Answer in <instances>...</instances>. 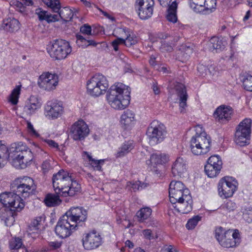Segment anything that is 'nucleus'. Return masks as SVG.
<instances>
[{"label": "nucleus", "mask_w": 252, "mask_h": 252, "mask_svg": "<svg viewBox=\"0 0 252 252\" xmlns=\"http://www.w3.org/2000/svg\"><path fill=\"white\" fill-rule=\"evenodd\" d=\"M36 189L34 181L30 177L23 179L20 183L15 180L11 185V190L16 192L12 205L10 208H2L0 210V217L4 220L5 225L11 226L15 221V211H20L25 207V202L21 197L26 198L33 193Z\"/></svg>", "instance_id": "obj_1"}, {"label": "nucleus", "mask_w": 252, "mask_h": 252, "mask_svg": "<svg viewBox=\"0 0 252 252\" xmlns=\"http://www.w3.org/2000/svg\"><path fill=\"white\" fill-rule=\"evenodd\" d=\"M52 183L56 192L66 197L73 196L81 190V186L66 170H60L53 176Z\"/></svg>", "instance_id": "obj_2"}, {"label": "nucleus", "mask_w": 252, "mask_h": 252, "mask_svg": "<svg viewBox=\"0 0 252 252\" xmlns=\"http://www.w3.org/2000/svg\"><path fill=\"white\" fill-rule=\"evenodd\" d=\"M130 88L121 83L112 85L109 89L106 99L108 104L116 110H123L129 105Z\"/></svg>", "instance_id": "obj_3"}, {"label": "nucleus", "mask_w": 252, "mask_h": 252, "mask_svg": "<svg viewBox=\"0 0 252 252\" xmlns=\"http://www.w3.org/2000/svg\"><path fill=\"white\" fill-rule=\"evenodd\" d=\"M14 150L8 154V160L11 165L17 169H24L33 159V154L27 146L18 143L15 145Z\"/></svg>", "instance_id": "obj_4"}, {"label": "nucleus", "mask_w": 252, "mask_h": 252, "mask_svg": "<svg viewBox=\"0 0 252 252\" xmlns=\"http://www.w3.org/2000/svg\"><path fill=\"white\" fill-rule=\"evenodd\" d=\"M109 87L108 81L101 74H96L87 82V91L88 94L94 97L104 94Z\"/></svg>", "instance_id": "obj_5"}, {"label": "nucleus", "mask_w": 252, "mask_h": 252, "mask_svg": "<svg viewBox=\"0 0 252 252\" xmlns=\"http://www.w3.org/2000/svg\"><path fill=\"white\" fill-rule=\"evenodd\" d=\"M216 238L220 244L226 248H234L240 243V234L238 230H228L224 231L221 227L216 228Z\"/></svg>", "instance_id": "obj_6"}, {"label": "nucleus", "mask_w": 252, "mask_h": 252, "mask_svg": "<svg viewBox=\"0 0 252 252\" xmlns=\"http://www.w3.org/2000/svg\"><path fill=\"white\" fill-rule=\"evenodd\" d=\"M47 51L50 56L55 60L64 59L72 51L68 42L63 39H57L49 44Z\"/></svg>", "instance_id": "obj_7"}, {"label": "nucleus", "mask_w": 252, "mask_h": 252, "mask_svg": "<svg viewBox=\"0 0 252 252\" xmlns=\"http://www.w3.org/2000/svg\"><path fill=\"white\" fill-rule=\"evenodd\" d=\"M251 124V120L246 118L237 126L234 137V141L237 145L245 146L249 144Z\"/></svg>", "instance_id": "obj_8"}, {"label": "nucleus", "mask_w": 252, "mask_h": 252, "mask_svg": "<svg viewBox=\"0 0 252 252\" xmlns=\"http://www.w3.org/2000/svg\"><path fill=\"white\" fill-rule=\"evenodd\" d=\"M238 185L237 180L232 177L225 176L221 178L218 184L219 195L223 199L232 196Z\"/></svg>", "instance_id": "obj_9"}, {"label": "nucleus", "mask_w": 252, "mask_h": 252, "mask_svg": "<svg viewBox=\"0 0 252 252\" xmlns=\"http://www.w3.org/2000/svg\"><path fill=\"white\" fill-rule=\"evenodd\" d=\"M166 134L164 125L157 120H154L151 123L147 131L150 143L152 145L161 142Z\"/></svg>", "instance_id": "obj_10"}, {"label": "nucleus", "mask_w": 252, "mask_h": 252, "mask_svg": "<svg viewBox=\"0 0 252 252\" xmlns=\"http://www.w3.org/2000/svg\"><path fill=\"white\" fill-rule=\"evenodd\" d=\"M82 242L85 250H92L102 245V238L99 233L95 230H92L83 234Z\"/></svg>", "instance_id": "obj_11"}, {"label": "nucleus", "mask_w": 252, "mask_h": 252, "mask_svg": "<svg viewBox=\"0 0 252 252\" xmlns=\"http://www.w3.org/2000/svg\"><path fill=\"white\" fill-rule=\"evenodd\" d=\"M89 132L88 126L82 120L76 121L70 127V136L75 141L84 140L89 135Z\"/></svg>", "instance_id": "obj_12"}, {"label": "nucleus", "mask_w": 252, "mask_h": 252, "mask_svg": "<svg viewBox=\"0 0 252 252\" xmlns=\"http://www.w3.org/2000/svg\"><path fill=\"white\" fill-rule=\"evenodd\" d=\"M190 194V191L180 181H172L169 185V195L170 202H176L177 199Z\"/></svg>", "instance_id": "obj_13"}, {"label": "nucleus", "mask_w": 252, "mask_h": 252, "mask_svg": "<svg viewBox=\"0 0 252 252\" xmlns=\"http://www.w3.org/2000/svg\"><path fill=\"white\" fill-rule=\"evenodd\" d=\"M154 5L153 0H136L135 8L140 18L146 20L153 15Z\"/></svg>", "instance_id": "obj_14"}, {"label": "nucleus", "mask_w": 252, "mask_h": 252, "mask_svg": "<svg viewBox=\"0 0 252 252\" xmlns=\"http://www.w3.org/2000/svg\"><path fill=\"white\" fill-rule=\"evenodd\" d=\"M76 228L75 225L63 216L57 222L55 227V232L60 238H66L72 234Z\"/></svg>", "instance_id": "obj_15"}, {"label": "nucleus", "mask_w": 252, "mask_h": 252, "mask_svg": "<svg viewBox=\"0 0 252 252\" xmlns=\"http://www.w3.org/2000/svg\"><path fill=\"white\" fill-rule=\"evenodd\" d=\"M222 162L220 158L218 155L210 157L205 166V171L209 177L214 178L220 173L222 168Z\"/></svg>", "instance_id": "obj_16"}, {"label": "nucleus", "mask_w": 252, "mask_h": 252, "mask_svg": "<svg viewBox=\"0 0 252 252\" xmlns=\"http://www.w3.org/2000/svg\"><path fill=\"white\" fill-rule=\"evenodd\" d=\"M63 216L77 227L78 223L86 220L87 213L82 207H71Z\"/></svg>", "instance_id": "obj_17"}, {"label": "nucleus", "mask_w": 252, "mask_h": 252, "mask_svg": "<svg viewBox=\"0 0 252 252\" xmlns=\"http://www.w3.org/2000/svg\"><path fill=\"white\" fill-rule=\"evenodd\" d=\"M63 103L57 100L47 102L45 106V114L49 119L54 120L60 117L63 113Z\"/></svg>", "instance_id": "obj_18"}, {"label": "nucleus", "mask_w": 252, "mask_h": 252, "mask_svg": "<svg viewBox=\"0 0 252 252\" xmlns=\"http://www.w3.org/2000/svg\"><path fill=\"white\" fill-rule=\"evenodd\" d=\"M58 81V77L56 74L44 72L39 76L38 85L45 90L51 91L55 89Z\"/></svg>", "instance_id": "obj_19"}, {"label": "nucleus", "mask_w": 252, "mask_h": 252, "mask_svg": "<svg viewBox=\"0 0 252 252\" xmlns=\"http://www.w3.org/2000/svg\"><path fill=\"white\" fill-rule=\"evenodd\" d=\"M195 131L198 140L199 147L201 155L208 153L210 150L211 145V139L210 136L203 130L202 127L198 125L195 126Z\"/></svg>", "instance_id": "obj_20"}, {"label": "nucleus", "mask_w": 252, "mask_h": 252, "mask_svg": "<svg viewBox=\"0 0 252 252\" xmlns=\"http://www.w3.org/2000/svg\"><path fill=\"white\" fill-rule=\"evenodd\" d=\"M173 207L179 213L187 214L192 210V200L190 194H185L184 197L177 199L176 202H171Z\"/></svg>", "instance_id": "obj_21"}, {"label": "nucleus", "mask_w": 252, "mask_h": 252, "mask_svg": "<svg viewBox=\"0 0 252 252\" xmlns=\"http://www.w3.org/2000/svg\"><path fill=\"white\" fill-rule=\"evenodd\" d=\"M158 37L161 39L160 49L163 52H171L176 42L178 40V37L170 36L162 32L158 33Z\"/></svg>", "instance_id": "obj_22"}, {"label": "nucleus", "mask_w": 252, "mask_h": 252, "mask_svg": "<svg viewBox=\"0 0 252 252\" xmlns=\"http://www.w3.org/2000/svg\"><path fill=\"white\" fill-rule=\"evenodd\" d=\"M233 112V109L230 106L221 105L215 110L213 116L218 121H228L231 118Z\"/></svg>", "instance_id": "obj_23"}, {"label": "nucleus", "mask_w": 252, "mask_h": 252, "mask_svg": "<svg viewBox=\"0 0 252 252\" xmlns=\"http://www.w3.org/2000/svg\"><path fill=\"white\" fill-rule=\"evenodd\" d=\"M120 122L124 129H131L134 126L136 122L134 112L129 109L124 111L120 117Z\"/></svg>", "instance_id": "obj_24"}, {"label": "nucleus", "mask_w": 252, "mask_h": 252, "mask_svg": "<svg viewBox=\"0 0 252 252\" xmlns=\"http://www.w3.org/2000/svg\"><path fill=\"white\" fill-rule=\"evenodd\" d=\"M187 169L186 160L183 158L179 157L172 166V174L174 177H181L186 173Z\"/></svg>", "instance_id": "obj_25"}, {"label": "nucleus", "mask_w": 252, "mask_h": 252, "mask_svg": "<svg viewBox=\"0 0 252 252\" xmlns=\"http://www.w3.org/2000/svg\"><path fill=\"white\" fill-rule=\"evenodd\" d=\"M124 38L123 44L127 47H130L137 43V37L131 32L122 28H119L116 31Z\"/></svg>", "instance_id": "obj_26"}, {"label": "nucleus", "mask_w": 252, "mask_h": 252, "mask_svg": "<svg viewBox=\"0 0 252 252\" xmlns=\"http://www.w3.org/2000/svg\"><path fill=\"white\" fill-rule=\"evenodd\" d=\"M174 88L177 92L178 96L180 98L179 105L181 112L183 113L187 106V100L188 99V94L185 86L182 83L177 82L175 85Z\"/></svg>", "instance_id": "obj_27"}, {"label": "nucleus", "mask_w": 252, "mask_h": 252, "mask_svg": "<svg viewBox=\"0 0 252 252\" xmlns=\"http://www.w3.org/2000/svg\"><path fill=\"white\" fill-rule=\"evenodd\" d=\"M41 105V102L38 98L35 96L32 95L27 101L24 108V111L28 115H32L40 109Z\"/></svg>", "instance_id": "obj_28"}, {"label": "nucleus", "mask_w": 252, "mask_h": 252, "mask_svg": "<svg viewBox=\"0 0 252 252\" xmlns=\"http://www.w3.org/2000/svg\"><path fill=\"white\" fill-rule=\"evenodd\" d=\"M45 220L44 215L36 217L32 221L29 226L28 232L30 234H39L41 230V227Z\"/></svg>", "instance_id": "obj_29"}, {"label": "nucleus", "mask_w": 252, "mask_h": 252, "mask_svg": "<svg viewBox=\"0 0 252 252\" xmlns=\"http://www.w3.org/2000/svg\"><path fill=\"white\" fill-rule=\"evenodd\" d=\"M35 14L37 15L39 20L41 21H46L47 23H49L59 20V16L58 15H52L41 8H37L35 10Z\"/></svg>", "instance_id": "obj_30"}, {"label": "nucleus", "mask_w": 252, "mask_h": 252, "mask_svg": "<svg viewBox=\"0 0 252 252\" xmlns=\"http://www.w3.org/2000/svg\"><path fill=\"white\" fill-rule=\"evenodd\" d=\"M169 157L164 154H153L151 156L150 159L146 161L149 165L163 164L168 162Z\"/></svg>", "instance_id": "obj_31"}, {"label": "nucleus", "mask_w": 252, "mask_h": 252, "mask_svg": "<svg viewBox=\"0 0 252 252\" xmlns=\"http://www.w3.org/2000/svg\"><path fill=\"white\" fill-rule=\"evenodd\" d=\"M20 24L18 20L14 18H8L3 20V29L9 32H13L19 30Z\"/></svg>", "instance_id": "obj_32"}, {"label": "nucleus", "mask_w": 252, "mask_h": 252, "mask_svg": "<svg viewBox=\"0 0 252 252\" xmlns=\"http://www.w3.org/2000/svg\"><path fill=\"white\" fill-rule=\"evenodd\" d=\"M17 193L15 192H5L0 194V202H1L4 206L10 208L15 201V196Z\"/></svg>", "instance_id": "obj_33"}, {"label": "nucleus", "mask_w": 252, "mask_h": 252, "mask_svg": "<svg viewBox=\"0 0 252 252\" xmlns=\"http://www.w3.org/2000/svg\"><path fill=\"white\" fill-rule=\"evenodd\" d=\"M134 148V144L132 141H128L125 142L119 148V150L116 154L117 158H121L130 152Z\"/></svg>", "instance_id": "obj_34"}, {"label": "nucleus", "mask_w": 252, "mask_h": 252, "mask_svg": "<svg viewBox=\"0 0 252 252\" xmlns=\"http://www.w3.org/2000/svg\"><path fill=\"white\" fill-rule=\"evenodd\" d=\"M210 48L219 52L224 49L226 44L225 40L218 37H213L210 40Z\"/></svg>", "instance_id": "obj_35"}, {"label": "nucleus", "mask_w": 252, "mask_h": 252, "mask_svg": "<svg viewBox=\"0 0 252 252\" xmlns=\"http://www.w3.org/2000/svg\"><path fill=\"white\" fill-rule=\"evenodd\" d=\"M177 3L175 1H173L171 4L168 6L167 13L166 15L167 20L170 22L175 23L177 21Z\"/></svg>", "instance_id": "obj_36"}, {"label": "nucleus", "mask_w": 252, "mask_h": 252, "mask_svg": "<svg viewBox=\"0 0 252 252\" xmlns=\"http://www.w3.org/2000/svg\"><path fill=\"white\" fill-rule=\"evenodd\" d=\"M44 202L48 207H54L59 205L61 202V200L58 195L49 193L45 196Z\"/></svg>", "instance_id": "obj_37"}, {"label": "nucleus", "mask_w": 252, "mask_h": 252, "mask_svg": "<svg viewBox=\"0 0 252 252\" xmlns=\"http://www.w3.org/2000/svg\"><path fill=\"white\" fill-rule=\"evenodd\" d=\"M21 85H17L12 91L9 95L8 100L12 105H16L18 103V99L20 94Z\"/></svg>", "instance_id": "obj_38"}, {"label": "nucleus", "mask_w": 252, "mask_h": 252, "mask_svg": "<svg viewBox=\"0 0 252 252\" xmlns=\"http://www.w3.org/2000/svg\"><path fill=\"white\" fill-rule=\"evenodd\" d=\"M152 214V209L149 207H144L139 210L136 216L138 219V221L143 222L145 220L148 219Z\"/></svg>", "instance_id": "obj_39"}, {"label": "nucleus", "mask_w": 252, "mask_h": 252, "mask_svg": "<svg viewBox=\"0 0 252 252\" xmlns=\"http://www.w3.org/2000/svg\"><path fill=\"white\" fill-rule=\"evenodd\" d=\"M57 15L59 16V19L61 18L64 21H68L71 20L73 16L72 10L69 7H63L62 9L59 10Z\"/></svg>", "instance_id": "obj_40"}, {"label": "nucleus", "mask_w": 252, "mask_h": 252, "mask_svg": "<svg viewBox=\"0 0 252 252\" xmlns=\"http://www.w3.org/2000/svg\"><path fill=\"white\" fill-rule=\"evenodd\" d=\"M84 154L86 156L87 158L90 162L91 165L94 170L101 171V165L103 164L105 159L96 160L93 158L88 152H84Z\"/></svg>", "instance_id": "obj_41"}, {"label": "nucleus", "mask_w": 252, "mask_h": 252, "mask_svg": "<svg viewBox=\"0 0 252 252\" xmlns=\"http://www.w3.org/2000/svg\"><path fill=\"white\" fill-rule=\"evenodd\" d=\"M190 148L192 153L194 155H201L199 148L198 140L196 134L193 135L190 140Z\"/></svg>", "instance_id": "obj_42"}, {"label": "nucleus", "mask_w": 252, "mask_h": 252, "mask_svg": "<svg viewBox=\"0 0 252 252\" xmlns=\"http://www.w3.org/2000/svg\"><path fill=\"white\" fill-rule=\"evenodd\" d=\"M216 6V0H203L202 12H211L215 9Z\"/></svg>", "instance_id": "obj_43"}, {"label": "nucleus", "mask_w": 252, "mask_h": 252, "mask_svg": "<svg viewBox=\"0 0 252 252\" xmlns=\"http://www.w3.org/2000/svg\"><path fill=\"white\" fill-rule=\"evenodd\" d=\"M189 6L196 13L202 12L203 0H188Z\"/></svg>", "instance_id": "obj_44"}, {"label": "nucleus", "mask_w": 252, "mask_h": 252, "mask_svg": "<svg viewBox=\"0 0 252 252\" xmlns=\"http://www.w3.org/2000/svg\"><path fill=\"white\" fill-rule=\"evenodd\" d=\"M48 7L51 8L54 12H59L61 8L59 0H42Z\"/></svg>", "instance_id": "obj_45"}, {"label": "nucleus", "mask_w": 252, "mask_h": 252, "mask_svg": "<svg viewBox=\"0 0 252 252\" xmlns=\"http://www.w3.org/2000/svg\"><path fill=\"white\" fill-rule=\"evenodd\" d=\"M9 245L11 250H18L24 246L22 240L19 237L12 238L9 241Z\"/></svg>", "instance_id": "obj_46"}, {"label": "nucleus", "mask_w": 252, "mask_h": 252, "mask_svg": "<svg viewBox=\"0 0 252 252\" xmlns=\"http://www.w3.org/2000/svg\"><path fill=\"white\" fill-rule=\"evenodd\" d=\"M243 85L246 90L252 92V75L247 74L244 76Z\"/></svg>", "instance_id": "obj_47"}, {"label": "nucleus", "mask_w": 252, "mask_h": 252, "mask_svg": "<svg viewBox=\"0 0 252 252\" xmlns=\"http://www.w3.org/2000/svg\"><path fill=\"white\" fill-rule=\"evenodd\" d=\"M127 187L132 188L134 191H136L145 188L146 185L144 183H142L140 181H137L133 183L131 182H127Z\"/></svg>", "instance_id": "obj_48"}, {"label": "nucleus", "mask_w": 252, "mask_h": 252, "mask_svg": "<svg viewBox=\"0 0 252 252\" xmlns=\"http://www.w3.org/2000/svg\"><path fill=\"white\" fill-rule=\"evenodd\" d=\"M201 220V217L196 216L189 219L186 224V227L188 229H192L196 226L198 222Z\"/></svg>", "instance_id": "obj_49"}, {"label": "nucleus", "mask_w": 252, "mask_h": 252, "mask_svg": "<svg viewBox=\"0 0 252 252\" xmlns=\"http://www.w3.org/2000/svg\"><path fill=\"white\" fill-rule=\"evenodd\" d=\"M8 151L7 147L1 143L0 141V167L3 165V159L6 157V154Z\"/></svg>", "instance_id": "obj_50"}, {"label": "nucleus", "mask_w": 252, "mask_h": 252, "mask_svg": "<svg viewBox=\"0 0 252 252\" xmlns=\"http://www.w3.org/2000/svg\"><path fill=\"white\" fill-rule=\"evenodd\" d=\"M76 38L78 41H80L82 43L84 42L85 45L87 44V46L93 45L95 46L97 45L96 43L94 40L87 39L80 34L76 35Z\"/></svg>", "instance_id": "obj_51"}, {"label": "nucleus", "mask_w": 252, "mask_h": 252, "mask_svg": "<svg viewBox=\"0 0 252 252\" xmlns=\"http://www.w3.org/2000/svg\"><path fill=\"white\" fill-rule=\"evenodd\" d=\"M52 162L50 160H46L42 164V169L44 173L49 172L52 169V165L51 162Z\"/></svg>", "instance_id": "obj_52"}, {"label": "nucleus", "mask_w": 252, "mask_h": 252, "mask_svg": "<svg viewBox=\"0 0 252 252\" xmlns=\"http://www.w3.org/2000/svg\"><path fill=\"white\" fill-rule=\"evenodd\" d=\"M80 32L82 33L85 35H92V28L91 27L88 25H84L80 28Z\"/></svg>", "instance_id": "obj_53"}, {"label": "nucleus", "mask_w": 252, "mask_h": 252, "mask_svg": "<svg viewBox=\"0 0 252 252\" xmlns=\"http://www.w3.org/2000/svg\"><path fill=\"white\" fill-rule=\"evenodd\" d=\"M243 218L248 222H251L252 221V210H246L243 212Z\"/></svg>", "instance_id": "obj_54"}, {"label": "nucleus", "mask_w": 252, "mask_h": 252, "mask_svg": "<svg viewBox=\"0 0 252 252\" xmlns=\"http://www.w3.org/2000/svg\"><path fill=\"white\" fill-rule=\"evenodd\" d=\"M223 207L229 211H233L236 208V204L232 201L229 200L224 205Z\"/></svg>", "instance_id": "obj_55"}, {"label": "nucleus", "mask_w": 252, "mask_h": 252, "mask_svg": "<svg viewBox=\"0 0 252 252\" xmlns=\"http://www.w3.org/2000/svg\"><path fill=\"white\" fill-rule=\"evenodd\" d=\"M123 41L124 38L121 37H118L116 39L112 41V45L115 51H117L119 50L118 45L119 44H123Z\"/></svg>", "instance_id": "obj_56"}, {"label": "nucleus", "mask_w": 252, "mask_h": 252, "mask_svg": "<svg viewBox=\"0 0 252 252\" xmlns=\"http://www.w3.org/2000/svg\"><path fill=\"white\" fill-rule=\"evenodd\" d=\"M43 141L47 143L50 147L59 149V145L55 141L51 139H45L43 140Z\"/></svg>", "instance_id": "obj_57"}, {"label": "nucleus", "mask_w": 252, "mask_h": 252, "mask_svg": "<svg viewBox=\"0 0 252 252\" xmlns=\"http://www.w3.org/2000/svg\"><path fill=\"white\" fill-rule=\"evenodd\" d=\"M183 56L186 59H188L193 53L192 48L188 46L186 47L184 49Z\"/></svg>", "instance_id": "obj_58"}, {"label": "nucleus", "mask_w": 252, "mask_h": 252, "mask_svg": "<svg viewBox=\"0 0 252 252\" xmlns=\"http://www.w3.org/2000/svg\"><path fill=\"white\" fill-rule=\"evenodd\" d=\"M27 128L29 131L33 135L37 136L38 135L37 132L34 129L33 125L31 122H28L27 123Z\"/></svg>", "instance_id": "obj_59"}, {"label": "nucleus", "mask_w": 252, "mask_h": 252, "mask_svg": "<svg viewBox=\"0 0 252 252\" xmlns=\"http://www.w3.org/2000/svg\"><path fill=\"white\" fill-rule=\"evenodd\" d=\"M143 234L145 238L149 240H150L153 238V236L152 235V231L150 229L144 230L143 231Z\"/></svg>", "instance_id": "obj_60"}, {"label": "nucleus", "mask_w": 252, "mask_h": 252, "mask_svg": "<svg viewBox=\"0 0 252 252\" xmlns=\"http://www.w3.org/2000/svg\"><path fill=\"white\" fill-rule=\"evenodd\" d=\"M49 245L53 249H57L61 246L62 243L58 241L51 242Z\"/></svg>", "instance_id": "obj_61"}, {"label": "nucleus", "mask_w": 252, "mask_h": 252, "mask_svg": "<svg viewBox=\"0 0 252 252\" xmlns=\"http://www.w3.org/2000/svg\"><path fill=\"white\" fill-rule=\"evenodd\" d=\"M161 252H177V251L172 246L170 245L164 247L162 249Z\"/></svg>", "instance_id": "obj_62"}, {"label": "nucleus", "mask_w": 252, "mask_h": 252, "mask_svg": "<svg viewBox=\"0 0 252 252\" xmlns=\"http://www.w3.org/2000/svg\"><path fill=\"white\" fill-rule=\"evenodd\" d=\"M161 5L163 6H169L172 0H158Z\"/></svg>", "instance_id": "obj_63"}, {"label": "nucleus", "mask_w": 252, "mask_h": 252, "mask_svg": "<svg viewBox=\"0 0 252 252\" xmlns=\"http://www.w3.org/2000/svg\"><path fill=\"white\" fill-rule=\"evenodd\" d=\"M156 58L154 56H151L149 60V63L151 65L155 66L156 65Z\"/></svg>", "instance_id": "obj_64"}]
</instances>
